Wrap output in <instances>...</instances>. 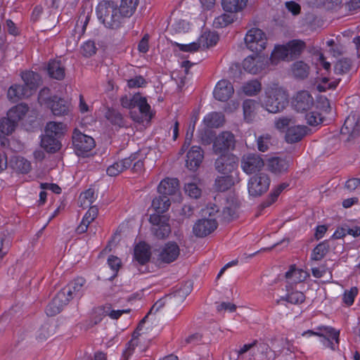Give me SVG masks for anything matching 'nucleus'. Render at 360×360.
<instances>
[{
  "label": "nucleus",
  "mask_w": 360,
  "mask_h": 360,
  "mask_svg": "<svg viewBox=\"0 0 360 360\" xmlns=\"http://www.w3.org/2000/svg\"><path fill=\"white\" fill-rule=\"evenodd\" d=\"M338 82L334 81L329 82L327 77H323L320 83L316 85V89L319 91H326L327 89H334L338 85Z\"/></svg>",
  "instance_id": "obj_57"
},
{
  "label": "nucleus",
  "mask_w": 360,
  "mask_h": 360,
  "mask_svg": "<svg viewBox=\"0 0 360 360\" xmlns=\"http://www.w3.org/2000/svg\"><path fill=\"white\" fill-rule=\"evenodd\" d=\"M233 92L232 84L226 79H221L217 84L213 94L217 100L224 102L229 100Z\"/></svg>",
  "instance_id": "obj_17"
},
{
  "label": "nucleus",
  "mask_w": 360,
  "mask_h": 360,
  "mask_svg": "<svg viewBox=\"0 0 360 360\" xmlns=\"http://www.w3.org/2000/svg\"><path fill=\"white\" fill-rule=\"evenodd\" d=\"M357 293L358 289L356 287H353L349 290L345 291L343 295L344 302L349 306L352 305Z\"/></svg>",
  "instance_id": "obj_58"
},
{
  "label": "nucleus",
  "mask_w": 360,
  "mask_h": 360,
  "mask_svg": "<svg viewBox=\"0 0 360 360\" xmlns=\"http://www.w3.org/2000/svg\"><path fill=\"white\" fill-rule=\"evenodd\" d=\"M27 111V105L22 103L11 108L7 112V116L0 120V132L7 136L11 134L18 122L23 118Z\"/></svg>",
  "instance_id": "obj_3"
},
{
  "label": "nucleus",
  "mask_w": 360,
  "mask_h": 360,
  "mask_svg": "<svg viewBox=\"0 0 360 360\" xmlns=\"http://www.w3.org/2000/svg\"><path fill=\"white\" fill-rule=\"evenodd\" d=\"M237 209L236 204H229L224 207L222 210V219L224 221L229 222L234 219L237 218Z\"/></svg>",
  "instance_id": "obj_48"
},
{
  "label": "nucleus",
  "mask_w": 360,
  "mask_h": 360,
  "mask_svg": "<svg viewBox=\"0 0 360 360\" xmlns=\"http://www.w3.org/2000/svg\"><path fill=\"white\" fill-rule=\"evenodd\" d=\"M342 135H347V141H351L360 136V113H351L345 120L340 130Z\"/></svg>",
  "instance_id": "obj_9"
},
{
  "label": "nucleus",
  "mask_w": 360,
  "mask_h": 360,
  "mask_svg": "<svg viewBox=\"0 0 360 360\" xmlns=\"http://www.w3.org/2000/svg\"><path fill=\"white\" fill-rule=\"evenodd\" d=\"M203 151L199 146H193L188 152L186 166L191 171H195L203 160Z\"/></svg>",
  "instance_id": "obj_18"
},
{
  "label": "nucleus",
  "mask_w": 360,
  "mask_h": 360,
  "mask_svg": "<svg viewBox=\"0 0 360 360\" xmlns=\"http://www.w3.org/2000/svg\"><path fill=\"white\" fill-rule=\"evenodd\" d=\"M247 4V0H221V6L224 11L231 13L242 11Z\"/></svg>",
  "instance_id": "obj_34"
},
{
  "label": "nucleus",
  "mask_w": 360,
  "mask_h": 360,
  "mask_svg": "<svg viewBox=\"0 0 360 360\" xmlns=\"http://www.w3.org/2000/svg\"><path fill=\"white\" fill-rule=\"evenodd\" d=\"M95 191L93 188H89L85 192L81 193L79 198L84 200L83 203H86L87 201L88 205H91L94 200Z\"/></svg>",
  "instance_id": "obj_64"
},
{
  "label": "nucleus",
  "mask_w": 360,
  "mask_h": 360,
  "mask_svg": "<svg viewBox=\"0 0 360 360\" xmlns=\"http://www.w3.org/2000/svg\"><path fill=\"white\" fill-rule=\"evenodd\" d=\"M237 167L236 157L229 154L219 156L214 162L215 169L224 175H231Z\"/></svg>",
  "instance_id": "obj_11"
},
{
  "label": "nucleus",
  "mask_w": 360,
  "mask_h": 360,
  "mask_svg": "<svg viewBox=\"0 0 360 360\" xmlns=\"http://www.w3.org/2000/svg\"><path fill=\"white\" fill-rule=\"evenodd\" d=\"M282 300L287 301L291 304H298L305 300V295L300 291H295L277 300V304H279Z\"/></svg>",
  "instance_id": "obj_46"
},
{
  "label": "nucleus",
  "mask_w": 360,
  "mask_h": 360,
  "mask_svg": "<svg viewBox=\"0 0 360 360\" xmlns=\"http://www.w3.org/2000/svg\"><path fill=\"white\" fill-rule=\"evenodd\" d=\"M180 254L179 245L175 242H168L162 248L158 259L164 263L169 264L175 261Z\"/></svg>",
  "instance_id": "obj_15"
},
{
  "label": "nucleus",
  "mask_w": 360,
  "mask_h": 360,
  "mask_svg": "<svg viewBox=\"0 0 360 360\" xmlns=\"http://www.w3.org/2000/svg\"><path fill=\"white\" fill-rule=\"evenodd\" d=\"M266 41L264 32L259 28H252L245 37L247 48L255 53H259L265 49Z\"/></svg>",
  "instance_id": "obj_6"
},
{
  "label": "nucleus",
  "mask_w": 360,
  "mask_h": 360,
  "mask_svg": "<svg viewBox=\"0 0 360 360\" xmlns=\"http://www.w3.org/2000/svg\"><path fill=\"white\" fill-rule=\"evenodd\" d=\"M264 60L258 53L248 56L243 60V68L248 72L256 75L265 68L266 63H264Z\"/></svg>",
  "instance_id": "obj_19"
},
{
  "label": "nucleus",
  "mask_w": 360,
  "mask_h": 360,
  "mask_svg": "<svg viewBox=\"0 0 360 360\" xmlns=\"http://www.w3.org/2000/svg\"><path fill=\"white\" fill-rule=\"evenodd\" d=\"M307 122L311 126H317L322 122V117L321 115L316 112H311L306 115Z\"/></svg>",
  "instance_id": "obj_60"
},
{
  "label": "nucleus",
  "mask_w": 360,
  "mask_h": 360,
  "mask_svg": "<svg viewBox=\"0 0 360 360\" xmlns=\"http://www.w3.org/2000/svg\"><path fill=\"white\" fill-rule=\"evenodd\" d=\"M160 195H172L179 191V180L177 179H165L162 180L158 188Z\"/></svg>",
  "instance_id": "obj_25"
},
{
  "label": "nucleus",
  "mask_w": 360,
  "mask_h": 360,
  "mask_svg": "<svg viewBox=\"0 0 360 360\" xmlns=\"http://www.w3.org/2000/svg\"><path fill=\"white\" fill-rule=\"evenodd\" d=\"M108 264L111 268V269L115 271V274L112 276V278L115 277L117 276V273L119 269L121 266L122 263L120 259L116 256L110 255L108 259Z\"/></svg>",
  "instance_id": "obj_59"
},
{
  "label": "nucleus",
  "mask_w": 360,
  "mask_h": 360,
  "mask_svg": "<svg viewBox=\"0 0 360 360\" xmlns=\"http://www.w3.org/2000/svg\"><path fill=\"white\" fill-rule=\"evenodd\" d=\"M106 119L112 124L119 127L124 126V119L122 114L117 110L108 108L105 114Z\"/></svg>",
  "instance_id": "obj_43"
},
{
  "label": "nucleus",
  "mask_w": 360,
  "mask_h": 360,
  "mask_svg": "<svg viewBox=\"0 0 360 360\" xmlns=\"http://www.w3.org/2000/svg\"><path fill=\"white\" fill-rule=\"evenodd\" d=\"M286 45L290 60L299 57L305 47V43L301 40H292Z\"/></svg>",
  "instance_id": "obj_38"
},
{
  "label": "nucleus",
  "mask_w": 360,
  "mask_h": 360,
  "mask_svg": "<svg viewBox=\"0 0 360 360\" xmlns=\"http://www.w3.org/2000/svg\"><path fill=\"white\" fill-rule=\"evenodd\" d=\"M316 335L320 338H339L340 330L331 326H320L316 330H309L302 333V335Z\"/></svg>",
  "instance_id": "obj_27"
},
{
  "label": "nucleus",
  "mask_w": 360,
  "mask_h": 360,
  "mask_svg": "<svg viewBox=\"0 0 360 360\" xmlns=\"http://www.w3.org/2000/svg\"><path fill=\"white\" fill-rule=\"evenodd\" d=\"M271 136L269 134L262 135L257 138V148L261 152H266L271 145Z\"/></svg>",
  "instance_id": "obj_54"
},
{
  "label": "nucleus",
  "mask_w": 360,
  "mask_h": 360,
  "mask_svg": "<svg viewBox=\"0 0 360 360\" xmlns=\"http://www.w3.org/2000/svg\"><path fill=\"white\" fill-rule=\"evenodd\" d=\"M219 40V35L214 32H205L198 39V42H193L190 44H181L177 42L174 45L185 52H193L198 50L200 47L209 48L214 46Z\"/></svg>",
  "instance_id": "obj_5"
},
{
  "label": "nucleus",
  "mask_w": 360,
  "mask_h": 360,
  "mask_svg": "<svg viewBox=\"0 0 360 360\" xmlns=\"http://www.w3.org/2000/svg\"><path fill=\"white\" fill-rule=\"evenodd\" d=\"M288 105L287 91L278 84L267 87L262 102V107L271 113H277L283 110Z\"/></svg>",
  "instance_id": "obj_1"
},
{
  "label": "nucleus",
  "mask_w": 360,
  "mask_h": 360,
  "mask_svg": "<svg viewBox=\"0 0 360 360\" xmlns=\"http://www.w3.org/2000/svg\"><path fill=\"white\" fill-rule=\"evenodd\" d=\"M148 314L139 322L136 330L132 333L131 338H139L141 335H150V336H157L158 334L156 333L157 329H153V327H147L144 329L142 333L140 331L143 330V325L146 323V320L148 318Z\"/></svg>",
  "instance_id": "obj_41"
},
{
  "label": "nucleus",
  "mask_w": 360,
  "mask_h": 360,
  "mask_svg": "<svg viewBox=\"0 0 360 360\" xmlns=\"http://www.w3.org/2000/svg\"><path fill=\"white\" fill-rule=\"evenodd\" d=\"M148 220L151 224V233L158 239H165L171 233L169 217L167 215L153 214Z\"/></svg>",
  "instance_id": "obj_4"
},
{
  "label": "nucleus",
  "mask_w": 360,
  "mask_h": 360,
  "mask_svg": "<svg viewBox=\"0 0 360 360\" xmlns=\"http://www.w3.org/2000/svg\"><path fill=\"white\" fill-rule=\"evenodd\" d=\"M98 213V209L96 206H91L89 210L85 214L83 217V220L87 222V224H90L97 217Z\"/></svg>",
  "instance_id": "obj_62"
},
{
  "label": "nucleus",
  "mask_w": 360,
  "mask_h": 360,
  "mask_svg": "<svg viewBox=\"0 0 360 360\" xmlns=\"http://www.w3.org/2000/svg\"><path fill=\"white\" fill-rule=\"evenodd\" d=\"M134 257L139 264H146L150 258V247L144 242L138 243L134 248Z\"/></svg>",
  "instance_id": "obj_26"
},
{
  "label": "nucleus",
  "mask_w": 360,
  "mask_h": 360,
  "mask_svg": "<svg viewBox=\"0 0 360 360\" xmlns=\"http://www.w3.org/2000/svg\"><path fill=\"white\" fill-rule=\"evenodd\" d=\"M139 0H121L118 9L122 18H129L134 13L138 6Z\"/></svg>",
  "instance_id": "obj_39"
},
{
  "label": "nucleus",
  "mask_w": 360,
  "mask_h": 360,
  "mask_svg": "<svg viewBox=\"0 0 360 360\" xmlns=\"http://www.w3.org/2000/svg\"><path fill=\"white\" fill-rule=\"evenodd\" d=\"M66 131V126L62 122H49L45 127V134L60 139Z\"/></svg>",
  "instance_id": "obj_33"
},
{
  "label": "nucleus",
  "mask_w": 360,
  "mask_h": 360,
  "mask_svg": "<svg viewBox=\"0 0 360 360\" xmlns=\"http://www.w3.org/2000/svg\"><path fill=\"white\" fill-rule=\"evenodd\" d=\"M21 77L24 82L22 86H24L26 89L30 91L31 95L41 84V77L39 75L33 71L22 72Z\"/></svg>",
  "instance_id": "obj_22"
},
{
  "label": "nucleus",
  "mask_w": 360,
  "mask_h": 360,
  "mask_svg": "<svg viewBox=\"0 0 360 360\" xmlns=\"http://www.w3.org/2000/svg\"><path fill=\"white\" fill-rule=\"evenodd\" d=\"M49 105L54 115L62 116L68 113L70 110L69 103L63 98L58 96H53L50 102Z\"/></svg>",
  "instance_id": "obj_24"
},
{
  "label": "nucleus",
  "mask_w": 360,
  "mask_h": 360,
  "mask_svg": "<svg viewBox=\"0 0 360 360\" xmlns=\"http://www.w3.org/2000/svg\"><path fill=\"white\" fill-rule=\"evenodd\" d=\"M203 122L209 128H218L222 126L224 116L221 112H212L204 117Z\"/></svg>",
  "instance_id": "obj_35"
},
{
  "label": "nucleus",
  "mask_w": 360,
  "mask_h": 360,
  "mask_svg": "<svg viewBox=\"0 0 360 360\" xmlns=\"http://www.w3.org/2000/svg\"><path fill=\"white\" fill-rule=\"evenodd\" d=\"M308 128L306 126H295L288 128L285 134V141L289 143L300 141L307 134Z\"/></svg>",
  "instance_id": "obj_23"
},
{
  "label": "nucleus",
  "mask_w": 360,
  "mask_h": 360,
  "mask_svg": "<svg viewBox=\"0 0 360 360\" xmlns=\"http://www.w3.org/2000/svg\"><path fill=\"white\" fill-rule=\"evenodd\" d=\"M281 59L283 60H290L287 45L279 46L276 47L274 51L272 53L271 60L272 63H276L275 59Z\"/></svg>",
  "instance_id": "obj_50"
},
{
  "label": "nucleus",
  "mask_w": 360,
  "mask_h": 360,
  "mask_svg": "<svg viewBox=\"0 0 360 360\" xmlns=\"http://www.w3.org/2000/svg\"><path fill=\"white\" fill-rule=\"evenodd\" d=\"M15 164L16 169L22 174H27L31 169L30 162L22 157L16 158Z\"/></svg>",
  "instance_id": "obj_51"
},
{
  "label": "nucleus",
  "mask_w": 360,
  "mask_h": 360,
  "mask_svg": "<svg viewBox=\"0 0 360 360\" xmlns=\"http://www.w3.org/2000/svg\"><path fill=\"white\" fill-rule=\"evenodd\" d=\"M235 142V138L232 133L224 131L215 138L213 143L214 152L219 154L233 149Z\"/></svg>",
  "instance_id": "obj_12"
},
{
  "label": "nucleus",
  "mask_w": 360,
  "mask_h": 360,
  "mask_svg": "<svg viewBox=\"0 0 360 360\" xmlns=\"http://www.w3.org/2000/svg\"><path fill=\"white\" fill-rule=\"evenodd\" d=\"M47 72L51 78L57 80H62L65 77V68L59 60L49 61Z\"/></svg>",
  "instance_id": "obj_30"
},
{
  "label": "nucleus",
  "mask_w": 360,
  "mask_h": 360,
  "mask_svg": "<svg viewBox=\"0 0 360 360\" xmlns=\"http://www.w3.org/2000/svg\"><path fill=\"white\" fill-rule=\"evenodd\" d=\"M308 274L306 271L296 269L295 265H291L290 269L285 273V277L292 283H297L304 281Z\"/></svg>",
  "instance_id": "obj_36"
},
{
  "label": "nucleus",
  "mask_w": 360,
  "mask_h": 360,
  "mask_svg": "<svg viewBox=\"0 0 360 360\" xmlns=\"http://www.w3.org/2000/svg\"><path fill=\"white\" fill-rule=\"evenodd\" d=\"M170 200L169 198L163 195H160V196L153 199L152 202V207L155 210L156 213L158 214H162L165 212L170 207Z\"/></svg>",
  "instance_id": "obj_37"
},
{
  "label": "nucleus",
  "mask_w": 360,
  "mask_h": 360,
  "mask_svg": "<svg viewBox=\"0 0 360 360\" xmlns=\"http://www.w3.org/2000/svg\"><path fill=\"white\" fill-rule=\"evenodd\" d=\"M72 144L78 156H84L95 147L94 139L89 136L75 129L72 135Z\"/></svg>",
  "instance_id": "obj_8"
},
{
  "label": "nucleus",
  "mask_w": 360,
  "mask_h": 360,
  "mask_svg": "<svg viewBox=\"0 0 360 360\" xmlns=\"http://www.w3.org/2000/svg\"><path fill=\"white\" fill-rule=\"evenodd\" d=\"M262 90V84L257 79L247 82L243 86V93L248 96L257 95Z\"/></svg>",
  "instance_id": "obj_40"
},
{
  "label": "nucleus",
  "mask_w": 360,
  "mask_h": 360,
  "mask_svg": "<svg viewBox=\"0 0 360 360\" xmlns=\"http://www.w3.org/2000/svg\"><path fill=\"white\" fill-rule=\"evenodd\" d=\"M96 15L105 27L112 30L118 29L124 20L117 5L112 1L99 2L96 7Z\"/></svg>",
  "instance_id": "obj_2"
},
{
  "label": "nucleus",
  "mask_w": 360,
  "mask_h": 360,
  "mask_svg": "<svg viewBox=\"0 0 360 360\" xmlns=\"http://www.w3.org/2000/svg\"><path fill=\"white\" fill-rule=\"evenodd\" d=\"M267 167L269 171L276 174H280L288 169L289 162L278 157L269 160Z\"/></svg>",
  "instance_id": "obj_28"
},
{
  "label": "nucleus",
  "mask_w": 360,
  "mask_h": 360,
  "mask_svg": "<svg viewBox=\"0 0 360 360\" xmlns=\"http://www.w3.org/2000/svg\"><path fill=\"white\" fill-rule=\"evenodd\" d=\"M41 146L48 153H56L60 150L61 143L59 138L44 134L41 140Z\"/></svg>",
  "instance_id": "obj_31"
},
{
  "label": "nucleus",
  "mask_w": 360,
  "mask_h": 360,
  "mask_svg": "<svg viewBox=\"0 0 360 360\" xmlns=\"http://www.w3.org/2000/svg\"><path fill=\"white\" fill-rule=\"evenodd\" d=\"M234 183L232 175L218 176L214 181V189L217 192H224L230 189Z\"/></svg>",
  "instance_id": "obj_32"
},
{
  "label": "nucleus",
  "mask_w": 360,
  "mask_h": 360,
  "mask_svg": "<svg viewBox=\"0 0 360 360\" xmlns=\"http://www.w3.org/2000/svg\"><path fill=\"white\" fill-rule=\"evenodd\" d=\"M139 339H131L128 343L127 347L123 352V357L127 360L133 353L135 347L138 346Z\"/></svg>",
  "instance_id": "obj_61"
},
{
  "label": "nucleus",
  "mask_w": 360,
  "mask_h": 360,
  "mask_svg": "<svg viewBox=\"0 0 360 360\" xmlns=\"http://www.w3.org/2000/svg\"><path fill=\"white\" fill-rule=\"evenodd\" d=\"M139 94H135L131 98L127 96H122L120 99L121 105L123 108L131 109L136 107L137 100Z\"/></svg>",
  "instance_id": "obj_56"
},
{
  "label": "nucleus",
  "mask_w": 360,
  "mask_h": 360,
  "mask_svg": "<svg viewBox=\"0 0 360 360\" xmlns=\"http://www.w3.org/2000/svg\"><path fill=\"white\" fill-rule=\"evenodd\" d=\"M259 108V103L254 99H245L243 103V110L244 120L250 123L252 122L257 115Z\"/></svg>",
  "instance_id": "obj_21"
},
{
  "label": "nucleus",
  "mask_w": 360,
  "mask_h": 360,
  "mask_svg": "<svg viewBox=\"0 0 360 360\" xmlns=\"http://www.w3.org/2000/svg\"><path fill=\"white\" fill-rule=\"evenodd\" d=\"M314 98L307 91H300L294 98L293 106L297 112H305L314 105Z\"/></svg>",
  "instance_id": "obj_16"
},
{
  "label": "nucleus",
  "mask_w": 360,
  "mask_h": 360,
  "mask_svg": "<svg viewBox=\"0 0 360 360\" xmlns=\"http://www.w3.org/2000/svg\"><path fill=\"white\" fill-rule=\"evenodd\" d=\"M69 302L68 300L64 297V294L60 292L54 297L52 301L49 304L46 309V313L49 316H53L59 314L63 307L67 305Z\"/></svg>",
  "instance_id": "obj_20"
},
{
  "label": "nucleus",
  "mask_w": 360,
  "mask_h": 360,
  "mask_svg": "<svg viewBox=\"0 0 360 360\" xmlns=\"http://www.w3.org/2000/svg\"><path fill=\"white\" fill-rule=\"evenodd\" d=\"M329 249V245L327 242L324 241L317 245L313 250L311 254V259L319 261L326 255Z\"/></svg>",
  "instance_id": "obj_47"
},
{
  "label": "nucleus",
  "mask_w": 360,
  "mask_h": 360,
  "mask_svg": "<svg viewBox=\"0 0 360 360\" xmlns=\"http://www.w3.org/2000/svg\"><path fill=\"white\" fill-rule=\"evenodd\" d=\"M235 15L233 13H224L215 18L213 25L216 28L226 27L234 21Z\"/></svg>",
  "instance_id": "obj_45"
},
{
  "label": "nucleus",
  "mask_w": 360,
  "mask_h": 360,
  "mask_svg": "<svg viewBox=\"0 0 360 360\" xmlns=\"http://www.w3.org/2000/svg\"><path fill=\"white\" fill-rule=\"evenodd\" d=\"M321 342L325 348H329L333 351L339 347V339H321Z\"/></svg>",
  "instance_id": "obj_63"
},
{
  "label": "nucleus",
  "mask_w": 360,
  "mask_h": 360,
  "mask_svg": "<svg viewBox=\"0 0 360 360\" xmlns=\"http://www.w3.org/2000/svg\"><path fill=\"white\" fill-rule=\"evenodd\" d=\"M86 280L82 277H77L70 281L60 292L64 294V297L69 302L74 298H80L84 290Z\"/></svg>",
  "instance_id": "obj_10"
},
{
  "label": "nucleus",
  "mask_w": 360,
  "mask_h": 360,
  "mask_svg": "<svg viewBox=\"0 0 360 360\" xmlns=\"http://www.w3.org/2000/svg\"><path fill=\"white\" fill-rule=\"evenodd\" d=\"M292 70L296 78L303 79L308 77L309 67L303 61H297L292 65Z\"/></svg>",
  "instance_id": "obj_42"
},
{
  "label": "nucleus",
  "mask_w": 360,
  "mask_h": 360,
  "mask_svg": "<svg viewBox=\"0 0 360 360\" xmlns=\"http://www.w3.org/2000/svg\"><path fill=\"white\" fill-rule=\"evenodd\" d=\"M217 226L214 219H200L194 224L193 233L196 237L203 238L213 232Z\"/></svg>",
  "instance_id": "obj_13"
},
{
  "label": "nucleus",
  "mask_w": 360,
  "mask_h": 360,
  "mask_svg": "<svg viewBox=\"0 0 360 360\" xmlns=\"http://www.w3.org/2000/svg\"><path fill=\"white\" fill-rule=\"evenodd\" d=\"M96 46L95 42L91 40H89L84 43L81 47V52L85 57H90L96 53Z\"/></svg>",
  "instance_id": "obj_52"
},
{
  "label": "nucleus",
  "mask_w": 360,
  "mask_h": 360,
  "mask_svg": "<svg viewBox=\"0 0 360 360\" xmlns=\"http://www.w3.org/2000/svg\"><path fill=\"white\" fill-rule=\"evenodd\" d=\"M136 106L139 108L141 114H143L146 117H147V116H149V117H151L150 106L147 103V100L145 97H141L139 95L138 100H137Z\"/></svg>",
  "instance_id": "obj_53"
},
{
  "label": "nucleus",
  "mask_w": 360,
  "mask_h": 360,
  "mask_svg": "<svg viewBox=\"0 0 360 360\" xmlns=\"http://www.w3.org/2000/svg\"><path fill=\"white\" fill-rule=\"evenodd\" d=\"M184 190L191 198L197 199L201 195V190L197 186L196 184L193 183L186 184Z\"/></svg>",
  "instance_id": "obj_55"
},
{
  "label": "nucleus",
  "mask_w": 360,
  "mask_h": 360,
  "mask_svg": "<svg viewBox=\"0 0 360 360\" xmlns=\"http://www.w3.org/2000/svg\"><path fill=\"white\" fill-rule=\"evenodd\" d=\"M7 96L10 101L17 102L20 99L30 96L31 92L22 85L15 84L8 89Z\"/></svg>",
  "instance_id": "obj_29"
},
{
  "label": "nucleus",
  "mask_w": 360,
  "mask_h": 360,
  "mask_svg": "<svg viewBox=\"0 0 360 360\" xmlns=\"http://www.w3.org/2000/svg\"><path fill=\"white\" fill-rule=\"evenodd\" d=\"M130 311V309L127 310H111L110 305H105L98 308L97 312L99 314H102L103 316H109L111 319H118L122 314L128 313Z\"/></svg>",
  "instance_id": "obj_44"
},
{
  "label": "nucleus",
  "mask_w": 360,
  "mask_h": 360,
  "mask_svg": "<svg viewBox=\"0 0 360 360\" xmlns=\"http://www.w3.org/2000/svg\"><path fill=\"white\" fill-rule=\"evenodd\" d=\"M268 174L261 172L252 176L248 181V193L251 196L258 197L266 193L270 186Z\"/></svg>",
  "instance_id": "obj_7"
},
{
  "label": "nucleus",
  "mask_w": 360,
  "mask_h": 360,
  "mask_svg": "<svg viewBox=\"0 0 360 360\" xmlns=\"http://www.w3.org/2000/svg\"><path fill=\"white\" fill-rule=\"evenodd\" d=\"M352 66V60L349 58H342L339 60L334 66V71L337 75H343L347 73Z\"/></svg>",
  "instance_id": "obj_49"
},
{
  "label": "nucleus",
  "mask_w": 360,
  "mask_h": 360,
  "mask_svg": "<svg viewBox=\"0 0 360 360\" xmlns=\"http://www.w3.org/2000/svg\"><path fill=\"white\" fill-rule=\"evenodd\" d=\"M264 166V161L262 158L255 153L243 155L241 160L243 170L247 174H252L259 170Z\"/></svg>",
  "instance_id": "obj_14"
}]
</instances>
